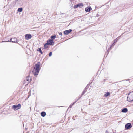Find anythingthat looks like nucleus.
Masks as SVG:
<instances>
[{
	"label": "nucleus",
	"mask_w": 133,
	"mask_h": 133,
	"mask_svg": "<svg viewBox=\"0 0 133 133\" xmlns=\"http://www.w3.org/2000/svg\"><path fill=\"white\" fill-rule=\"evenodd\" d=\"M40 69V63L38 62L36 64L34 68L33 72L35 76H37L38 75Z\"/></svg>",
	"instance_id": "1"
},
{
	"label": "nucleus",
	"mask_w": 133,
	"mask_h": 133,
	"mask_svg": "<svg viewBox=\"0 0 133 133\" xmlns=\"http://www.w3.org/2000/svg\"><path fill=\"white\" fill-rule=\"evenodd\" d=\"M127 100L129 102L133 101V91L128 94L127 98Z\"/></svg>",
	"instance_id": "2"
},
{
	"label": "nucleus",
	"mask_w": 133,
	"mask_h": 133,
	"mask_svg": "<svg viewBox=\"0 0 133 133\" xmlns=\"http://www.w3.org/2000/svg\"><path fill=\"white\" fill-rule=\"evenodd\" d=\"M21 107V105L18 104V105H14L13 106L12 108L14 110H17L20 108Z\"/></svg>",
	"instance_id": "3"
},
{
	"label": "nucleus",
	"mask_w": 133,
	"mask_h": 133,
	"mask_svg": "<svg viewBox=\"0 0 133 133\" xmlns=\"http://www.w3.org/2000/svg\"><path fill=\"white\" fill-rule=\"evenodd\" d=\"M17 41V39L16 38H13L11 39L10 41L8 40V41H5V42H10L15 43Z\"/></svg>",
	"instance_id": "4"
},
{
	"label": "nucleus",
	"mask_w": 133,
	"mask_h": 133,
	"mask_svg": "<svg viewBox=\"0 0 133 133\" xmlns=\"http://www.w3.org/2000/svg\"><path fill=\"white\" fill-rule=\"evenodd\" d=\"M132 127L130 123L127 124L125 125V128L128 129H129Z\"/></svg>",
	"instance_id": "5"
},
{
	"label": "nucleus",
	"mask_w": 133,
	"mask_h": 133,
	"mask_svg": "<svg viewBox=\"0 0 133 133\" xmlns=\"http://www.w3.org/2000/svg\"><path fill=\"white\" fill-rule=\"evenodd\" d=\"M47 44L49 45H53L54 44L53 41L52 40H49L47 41Z\"/></svg>",
	"instance_id": "6"
},
{
	"label": "nucleus",
	"mask_w": 133,
	"mask_h": 133,
	"mask_svg": "<svg viewBox=\"0 0 133 133\" xmlns=\"http://www.w3.org/2000/svg\"><path fill=\"white\" fill-rule=\"evenodd\" d=\"M32 37L31 34H27L25 36V39L26 40H29Z\"/></svg>",
	"instance_id": "7"
},
{
	"label": "nucleus",
	"mask_w": 133,
	"mask_h": 133,
	"mask_svg": "<svg viewBox=\"0 0 133 133\" xmlns=\"http://www.w3.org/2000/svg\"><path fill=\"white\" fill-rule=\"evenodd\" d=\"M72 31V30L69 29L68 30H66L64 32V33L65 35H68L69 33H70Z\"/></svg>",
	"instance_id": "8"
},
{
	"label": "nucleus",
	"mask_w": 133,
	"mask_h": 133,
	"mask_svg": "<svg viewBox=\"0 0 133 133\" xmlns=\"http://www.w3.org/2000/svg\"><path fill=\"white\" fill-rule=\"evenodd\" d=\"M83 5L82 3H79L77 5H76L75 6V8H77L78 7H79L80 8L82 7Z\"/></svg>",
	"instance_id": "9"
},
{
	"label": "nucleus",
	"mask_w": 133,
	"mask_h": 133,
	"mask_svg": "<svg viewBox=\"0 0 133 133\" xmlns=\"http://www.w3.org/2000/svg\"><path fill=\"white\" fill-rule=\"evenodd\" d=\"M91 10V8L90 7H88L85 9V10L87 12H89Z\"/></svg>",
	"instance_id": "10"
},
{
	"label": "nucleus",
	"mask_w": 133,
	"mask_h": 133,
	"mask_svg": "<svg viewBox=\"0 0 133 133\" xmlns=\"http://www.w3.org/2000/svg\"><path fill=\"white\" fill-rule=\"evenodd\" d=\"M128 110L127 108H124L122 110V112L123 113H125L127 112Z\"/></svg>",
	"instance_id": "11"
},
{
	"label": "nucleus",
	"mask_w": 133,
	"mask_h": 133,
	"mask_svg": "<svg viewBox=\"0 0 133 133\" xmlns=\"http://www.w3.org/2000/svg\"><path fill=\"white\" fill-rule=\"evenodd\" d=\"M31 79V77L30 76H28L27 77V78L26 79V80L28 82H29V81H30Z\"/></svg>",
	"instance_id": "12"
},
{
	"label": "nucleus",
	"mask_w": 133,
	"mask_h": 133,
	"mask_svg": "<svg viewBox=\"0 0 133 133\" xmlns=\"http://www.w3.org/2000/svg\"><path fill=\"white\" fill-rule=\"evenodd\" d=\"M41 115L42 116L44 117L46 115V113L44 112H42L41 113Z\"/></svg>",
	"instance_id": "13"
},
{
	"label": "nucleus",
	"mask_w": 133,
	"mask_h": 133,
	"mask_svg": "<svg viewBox=\"0 0 133 133\" xmlns=\"http://www.w3.org/2000/svg\"><path fill=\"white\" fill-rule=\"evenodd\" d=\"M22 8H20L18 9L17 11L19 12H21L22 11Z\"/></svg>",
	"instance_id": "14"
},
{
	"label": "nucleus",
	"mask_w": 133,
	"mask_h": 133,
	"mask_svg": "<svg viewBox=\"0 0 133 133\" xmlns=\"http://www.w3.org/2000/svg\"><path fill=\"white\" fill-rule=\"evenodd\" d=\"M110 95V93L108 92L104 94V95L105 97H107L109 96Z\"/></svg>",
	"instance_id": "15"
},
{
	"label": "nucleus",
	"mask_w": 133,
	"mask_h": 133,
	"mask_svg": "<svg viewBox=\"0 0 133 133\" xmlns=\"http://www.w3.org/2000/svg\"><path fill=\"white\" fill-rule=\"evenodd\" d=\"M56 37V36L54 35V36H51V39H54Z\"/></svg>",
	"instance_id": "16"
},
{
	"label": "nucleus",
	"mask_w": 133,
	"mask_h": 133,
	"mask_svg": "<svg viewBox=\"0 0 133 133\" xmlns=\"http://www.w3.org/2000/svg\"><path fill=\"white\" fill-rule=\"evenodd\" d=\"M49 45L47 43L44 45V47L45 48L48 47V45Z\"/></svg>",
	"instance_id": "17"
},
{
	"label": "nucleus",
	"mask_w": 133,
	"mask_h": 133,
	"mask_svg": "<svg viewBox=\"0 0 133 133\" xmlns=\"http://www.w3.org/2000/svg\"><path fill=\"white\" fill-rule=\"evenodd\" d=\"M75 103V102H74V103H73V104H71L70 105V106H69V107H70V108L71 107H72V105H73V104H74Z\"/></svg>",
	"instance_id": "18"
},
{
	"label": "nucleus",
	"mask_w": 133,
	"mask_h": 133,
	"mask_svg": "<svg viewBox=\"0 0 133 133\" xmlns=\"http://www.w3.org/2000/svg\"><path fill=\"white\" fill-rule=\"evenodd\" d=\"M52 55V52H50L49 54V56H51Z\"/></svg>",
	"instance_id": "19"
},
{
	"label": "nucleus",
	"mask_w": 133,
	"mask_h": 133,
	"mask_svg": "<svg viewBox=\"0 0 133 133\" xmlns=\"http://www.w3.org/2000/svg\"><path fill=\"white\" fill-rule=\"evenodd\" d=\"M117 42V40L116 39H115V40L113 44H114V43L116 42ZM113 44H112L111 46H114Z\"/></svg>",
	"instance_id": "20"
},
{
	"label": "nucleus",
	"mask_w": 133,
	"mask_h": 133,
	"mask_svg": "<svg viewBox=\"0 0 133 133\" xmlns=\"http://www.w3.org/2000/svg\"><path fill=\"white\" fill-rule=\"evenodd\" d=\"M86 89H85L84 90V91L83 92V93L82 94V95H83L84 93L85 92H86Z\"/></svg>",
	"instance_id": "21"
},
{
	"label": "nucleus",
	"mask_w": 133,
	"mask_h": 133,
	"mask_svg": "<svg viewBox=\"0 0 133 133\" xmlns=\"http://www.w3.org/2000/svg\"><path fill=\"white\" fill-rule=\"evenodd\" d=\"M38 51H41V48H40L38 49Z\"/></svg>",
	"instance_id": "22"
},
{
	"label": "nucleus",
	"mask_w": 133,
	"mask_h": 133,
	"mask_svg": "<svg viewBox=\"0 0 133 133\" xmlns=\"http://www.w3.org/2000/svg\"><path fill=\"white\" fill-rule=\"evenodd\" d=\"M59 34L60 35H62V33L61 32H59Z\"/></svg>",
	"instance_id": "23"
},
{
	"label": "nucleus",
	"mask_w": 133,
	"mask_h": 133,
	"mask_svg": "<svg viewBox=\"0 0 133 133\" xmlns=\"http://www.w3.org/2000/svg\"><path fill=\"white\" fill-rule=\"evenodd\" d=\"M40 52L41 54H42V52L41 51H40Z\"/></svg>",
	"instance_id": "24"
}]
</instances>
